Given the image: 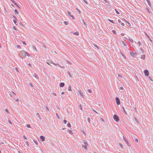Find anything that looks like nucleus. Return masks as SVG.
I'll list each match as a JSON object with an SVG mask.
<instances>
[{
	"mask_svg": "<svg viewBox=\"0 0 153 153\" xmlns=\"http://www.w3.org/2000/svg\"><path fill=\"white\" fill-rule=\"evenodd\" d=\"M19 55L20 57L22 59H23V57H25L26 55H27L28 56H30V55L28 54L27 52H25L24 51H20L19 54Z\"/></svg>",
	"mask_w": 153,
	"mask_h": 153,
	"instance_id": "1",
	"label": "nucleus"
},
{
	"mask_svg": "<svg viewBox=\"0 0 153 153\" xmlns=\"http://www.w3.org/2000/svg\"><path fill=\"white\" fill-rule=\"evenodd\" d=\"M113 118L114 120L117 122L119 120V118L117 115H114L113 116Z\"/></svg>",
	"mask_w": 153,
	"mask_h": 153,
	"instance_id": "2",
	"label": "nucleus"
},
{
	"mask_svg": "<svg viewBox=\"0 0 153 153\" xmlns=\"http://www.w3.org/2000/svg\"><path fill=\"white\" fill-rule=\"evenodd\" d=\"M145 75L146 76H148L149 75V71L146 70H145L144 71Z\"/></svg>",
	"mask_w": 153,
	"mask_h": 153,
	"instance_id": "3",
	"label": "nucleus"
},
{
	"mask_svg": "<svg viewBox=\"0 0 153 153\" xmlns=\"http://www.w3.org/2000/svg\"><path fill=\"white\" fill-rule=\"evenodd\" d=\"M116 100V102L117 105H119L120 104V102L119 100V99L117 97H116L115 98Z\"/></svg>",
	"mask_w": 153,
	"mask_h": 153,
	"instance_id": "4",
	"label": "nucleus"
},
{
	"mask_svg": "<svg viewBox=\"0 0 153 153\" xmlns=\"http://www.w3.org/2000/svg\"><path fill=\"white\" fill-rule=\"evenodd\" d=\"M68 15L69 16H70L73 19H75V18H74V16H73L72 15H71V13H70V11H68Z\"/></svg>",
	"mask_w": 153,
	"mask_h": 153,
	"instance_id": "5",
	"label": "nucleus"
},
{
	"mask_svg": "<svg viewBox=\"0 0 153 153\" xmlns=\"http://www.w3.org/2000/svg\"><path fill=\"white\" fill-rule=\"evenodd\" d=\"M33 76L36 78V79H39V77H38V76L36 74L34 73L33 74Z\"/></svg>",
	"mask_w": 153,
	"mask_h": 153,
	"instance_id": "6",
	"label": "nucleus"
},
{
	"mask_svg": "<svg viewBox=\"0 0 153 153\" xmlns=\"http://www.w3.org/2000/svg\"><path fill=\"white\" fill-rule=\"evenodd\" d=\"M40 138L42 140V141H44L45 140V137L44 136H41L40 137Z\"/></svg>",
	"mask_w": 153,
	"mask_h": 153,
	"instance_id": "7",
	"label": "nucleus"
},
{
	"mask_svg": "<svg viewBox=\"0 0 153 153\" xmlns=\"http://www.w3.org/2000/svg\"><path fill=\"white\" fill-rule=\"evenodd\" d=\"M79 94L80 95V96L81 97H84V96H83V93L81 91H80H80H79Z\"/></svg>",
	"mask_w": 153,
	"mask_h": 153,
	"instance_id": "8",
	"label": "nucleus"
},
{
	"mask_svg": "<svg viewBox=\"0 0 153 153\" xmlns=\"http://www.w3.org/2000/svg\"><path fill=\"white\" fill-rule=\"evenodd\" d=\"M87 146H87L86 145H83L82 144V147L83 148H84L85 149L87 150Z\"/></svg>",
	"mask_w": 153,
	"mask_h": 153,
	"instance_id": "9",
	"label": "nucleus"
},
{
	"mask_svg": "<svg viewBox=\"0 0 153 153\" xmlns=\"http://www.w3.org/2000/svg\"><path fill=\"white\" fill-rule=\"evenodd\" d=\"M65 85V83L63 82H61L60 84V86L61 87H62Z\"/></svg>",
	"mask_w": 153,
	"mask_h": 153,
	"instance_id": "10",
	"label": "nucleus"
},
{
	"mask_svg": "<svg viewBox=\"0 0 153 153\" xmlns=\"http://www.w3.org/2000/svg\"><path fill=\"white\" fill-rule=\"evenodd\" d=\"M83 143L84 144L86 145L87 146H88V142H87V141H86L85 140H83Z\"/></svg>",
	"mask_w": 153,
	"mask_h": 153,
	"instance_id": "11",
	"label": "nucleus"
},
{
	"mask_svg": "<svg viewBox=\"0 0 153 153\" xmlns=\"http://www.w3.org/2000/svg\"><path fill=\"white\" fill-rule=\"evenodd\" d=\"M67 131L69 133L71 134H73V132L71 131L69 129H68Z\"/></svg>",
	"mask_w": 153,
	"mask_h": 153,
	"instance_id": "12",
	"label": "nucleus"
},
{
	"mask_svg": "<svg viewBox=\"0 0 153 153\" xmlns=\"http://www.w3.org/2000/svg\"><path fill=\"white\" fill-rule=\"evenodd\" d=\"M145 58V54L141 56V59H144Z\"/></svg>",
	"mask_w": 153,
	"mask_h": 153,
	"instance_id": "13",
	"label": "nucleus"
},
{
	"mask_svg": "<svg viewBox=\"0 0 153 153\" xmlns=\"http://www.w3.org/2000/svg\"><path fill=\"white\" fill-rule=\"evenodd\" d=\"M134 120L136 121V122H137V123H139V121L137 120L136 117H134Z\"/></svg>",
	"mask_w": 153,
	"mask_h": 153,
	"instance_id": "14",
	"label": "nucleus"
},
{
	"mask_svg": "<svg viewBox=\"0 0 153 153\" xmlns=\"http://www.w3.org/2000/svg\"><path fill=\"white\" fill-rule=\"evenodd\" d=\"M130 54L133 57L134 56V53L132 52H130Z\"/></svg>",
	"mask_w": 153,
	"mask_h": 153,
	"instance_id": "15",
	"label": "nucleus"
},
{
	"mask_svg": "<svg viewBox=\"0 0 153 153\" xmlns=\"http://www.w3.org/2000/svg\"><path fill=\"white\" fill-rule=\"evenodd\" d=\"M82 22L83 23V24L84 25L86 26V27H86V23L85 22V21H84V19H83L82 20Z\"/></svg>",
	"mask_w": 153,
	"mask_h": 153,
	"instance_id": "16",
	"label": "nucleus"
},
{
	"mask_svg": "<svg viewBox=\"0 0 153 153\" xmlns=\"http://www.w3.org/2000/svg\"><path fill=\"white\" fill-rule=\"evenodd\" d=\"M50 63H53L54 65H58L59 66H60L58 64H55L52 61H51V62H50Z\"/></svg>",
	"mask_w": 153,
	"mask_h": 153,
	"instance_id": "17",
	"label": "nucleus"
},
{
	"mask_svg": "<svg viewBox=\"0 0 153 153\" xmlns=\"http://www.w3.org/2000/svg\"><path fill=\"white\" fill-rule=\"evenodd\" d=\"M26 126L28 128H31L30 125L29 124H27V125Z\"/></svg>",
	"mask_w": 153,
	"mask_h": 153,
	"instance_id": "18",
	"label": "nucleus"
},
{
	"mask_svg": "<svg viewBox=\"0 0 153 153\" xmlns=\"http://www.w3.org/2000/svg\"><path fill=\"white\" fill-rule=\"evenodd\" d=\"M67 73L69 75V76L71 77L72 78V75L69 72V71H68L67 72Z\"/></svg>",
	"mask_w": 153,
	"mask_h": 153,
	"instance_id": "19",
	"label": "nucleus"
},
{
	"mask_svg": "<svg viewBox=\"0 0 153 153\" xmlns=\"http://www.w3.org/2000/svg\"><path fill=\"white\" fill-rule=\"evenodd\" d=\"M122 108H123V111L124 112V113H125L126 114H126V111H125V108H124L123 107H122Z\"/></svg>",
	"mask_w": 153,
	"mask_h": 153,
	"instance_id": "20",
	"label": "nucleus"
},
{
	"mask_svg": "<svg viewBox=\"0 0 153 153\" xmlns=\"http://www.w3.org/2000/svg\"><path fill=\"white\" fill-rule=\"evenodd\" d=\"M56 115L57 117L59 119H60V117H59V115H58V114L57 113H56Z\"/></svg>",
	"mask_w": 153,
	"mask_h": 153,
	"instance_id": "21",
	"label": "nucleus"
},
{
	"mask_svg": "<svg viewBox=\"0 0 153 153\" xmlns=\"http://www.w3.org/2000/svg\"><path fill=\"white\" fill-rule=\"evenodd\" d=\"M87 91L89 93H91V89H87Z\"/></svg>",
	"mask_w": 153,
	"mask_h": 153,
	"instance_id": "22",
	"label": "nucleus"
},
{
	"mask_svg": "<svg viewBox=\"0 0 153 153\" xmlns=\"http://www.w3.org/2000/svg\"><path fill=\"white\" fill-rule=\"evenodd\" d=\"M108 20L109 22H111V23H112L113 24H114V22H113V20H110V19H108Z\"/></svg>",
	"mask_w": 153,
	"mask_h": 153,
	"instance_id": "23",
	"label": "nucleus"
},
{
	"mask_svg": "<svg viewBox=\"0 0 153 153\" xmlns=\"http://www.w3.org/2000/svg\"><path fill=\"white\" fill-rule=\"evenodd\" d=\"M94 45V46L96 47L98 49H99V47L97 46V45Z\"/></svg>",
	"mask_w": 153,
	"mask_h": 153,
	"instance_id": "24",
	"label": "nucleus"
},
{
	"mask_svg": "<svg viewBox=\"0 0 153 153\" xmlns=\"http://www.w3.org/2000/svg\"><path fill=\"white\" fill-rule=\"evenodd\" d=\"M33 48L34 50L37 51L36 47L35 46H33Z\"/></svg>",
	"mask_w": 153,
	"mask_h": 153,
	"instance_id": "25",
	"label": "nucleus"
},
{
	"mask_svg": "<svg viewBox=\"0 0 153 153\" xmlns=\"http://www.w3.org/2000/svg\"><path fill=\"white\" fill-rule=\"evenodd\" d=\"M63 23L66 25H68V22H64Z\"/></svg>",
	"mask_w": 153,
	"mask_h": 153,
	"instance_id": "26",
	"label": "nucleus"
},
{
	"mask_svg": "<svg viewBox=\"0 0 153 153\" xmlns=\"http://www.w3.org/2000/svg\"><path fill=\"white\" fill-rule=\"evenodd\" d=\"M74 34L76 35H79V33L77 32H75Z\"/></svg>",
	"mask_w": 153,
	"mask_h": 153,
	"instance_id": "27",
	"label": "nucleus"
},
{
	"mask_svg": "<svg viewBox=\"0 0 153 153\" xmlns=\"http://www.w3.org/2000/svg\"><path fill=\"white\" fill-rule=\"evenodd\" d=\"M67 126L69 127H71V125L69 122L68 123V124L67 125Z\"/></svg>",
	"mask_w": 153,
	"mask_h": 153,
	"instance_id": "28",
	"label": "nucleus"
},
{
	"mask_svg": "<svg viewBox=\"0 0 153 153\" xmlns=\"http://www.w3.org/2000/svg\"><path fill=\"white\" fill-rule=\"evenodd\" d=\"M115 10L117 14H120L119 12L116 9H115Z\"/></svg>",
	"mask_w": 153,
	"mask_h": 153,
	"instance_id": "29",
	"label": "nucleus"
},
{
	"mask_svg": "<svg viewBox=\"0 0 153 153\" xmlns=\"http://www.w3.org/2000/svg\"><path fill=\"white\" fill-rule=\"evenodd\" d=\"M68 90H69L70 91H71V87L70 86H69V87H68Z\"/></svg>",
	"mask_w": 153,
	"mask_h": 153,
	"instance_id": "30",
	"label": "nucleus"
},
{
	"mask_svg": "<svg viewBox=\"0 0 153 153\" xmlns=\"http://www.w3.org/2000/svg\"><path fill=\"white\" fill-rule=\"evenodd\" d=\"M14 11L15 12V13L16 14H18V12L17 11V10H14Z\"/></svg>",
	"mask_w": 153,
	"mask_h": 153,
	"instance_id": "31",
	"label": "nucleus"
},
{
	"mask_svg": "<svg viewBox=\"0 0 153 153\" xmlns=\"http://www.w3.org/2000/svg\"><path fill=\"white\" fill-rule=\"evenodd\" d=\"M146 36H147V37H148L149 38V40H150V41L151 42H152V39H151L150 38V37H149V35H147V34H146Z\"/></svg>",
	"mask_w": 153,
	"mask_h": 153,
	"instance_id": "32",
	"label": "nucleus"
},
{
	"mask_svg": "<svg viewBox=\"0 0 153 153\" xmlns=\"http://www.w3.org/2000/svg\"><path fill=\"white\" fill-rule=\"evenodd\" d=\"M66 61L68 63V64H72L71 63V62H69V61L66 60Z\"/></svg>",
	"mask_w": 153,
	"mask_h": 153,
	"instance_id": "33",
	"label": "nucleus"
},
{
	"mask_svg": "<svg viewBox=\"0 0 153 153\" xmlns=\"http://www.w3.org/2000/svg\"><path fill=\"white\" fill-rule=\"evenodd\" d=\"M88 121L89 123H90L91 120L90 118H88Z\"/></svg>",
	"mask_w": 153,
	"mask_h": 153,
	"instance_id": "34",
	"label": "nucleus"
},
{
	"mask_svg": "<svg viewBox=\"0 0 153 153\" xmlns=\"http://www.w3.org/2000/svg\"><path fill=\"white\" fill-rule=\"evenodd\" d=\"M118 76H119V77H121V78L122 77V76L121 74H118Z\"/></svg>",
	"mask_w": 153,
	"mask_h": 153,
	"instance_id": "35",
	"label": "nucleus"
},
{
	"mask_svg": "<svg viewBox=\"0 0 153 153\" xmlns=\"http://www.w3.org/2000/svg\"><path fill=\"white\" fill-rule=\"evenodd\" d=\"M126 143H127V145H128V146H129V142H128L127 141H126Z\"/></svg>",
	"mask_w": 153,
	"mask_h": 153,
	"instance_id": "36",
	"label": "nucleus"
},
{
	"mask_svg": "<svg viewBox=\"0 0 153 153\" xmlns=\"http://www.w3.org/2000/svg\"><path fill=\"white\" fill-rule=\"evenodd\" d=\"M149 5H150V1L149 0H146Z\"/></svg>",
	"mask_w": 153,
	"mask_h": 153,
	"instance_id": "37",
	"label": "nucleus"
},
{
	"mask_svg": "<svg viewBox=\"0 0 153 153\" xmlns=\"http://www.w3.org/2000/svg\"><path fill=\"white\" fill-rule=\"evenodd\" d=\"M45 107V108H46L47 109L48 111H49V108H48V107L46 106H44Z\"/></svg>",
	"mask_w": 153,
	"mask_h": 153,
	"instance_id": "38",
	"label": "nucleus"
},
{
	"mask_svg": "<svg viewBox=\"0 0 153 153\" xmlns=\"http://www.w3.org/2000/svg\"><path fill=\"white\" fill-rule=\"evenodd\" d=\"M51 61H48V62H46V63L47 64H48V65H50V62H51Z\"/></svg>",
	"mask_w": 153,
	"mask_h": 153,
	"instance_id": "39",
	"label": "nucleus"
},
{
	"mask_svg": "<svg viewBox=\"0 0 153 153\" xmlns=\"http://www.w3.org/2000/svg\"><path fill=\"white\" fill-rule=\"evenodd\" d=\"M17 47L18 48H21L20 46V45H17Z\"/></svg>",
	"mask_w": 153,
	"mask_h": 153,
	"instance_id": "40",
	"label": "nucleus"
},
{
	"mask_svg": "<svg viewBox=\"0 0 153 153\" xmlns=\"http://www.w3.org/2000/svg\"><path fill=\"white\" fill-rule=\"evenodd\" d=\"M112 32L114 34H116V32L115 30H112Z\"/></svg>",
	"mask_w": 153,
	"mask_h": 153,
	"instance_id": "41",
	"label": "nucleus"
},
{
	"mask_svg": "<svg viewBox=\"0 0 153 153\" xmlns=\"http://www.w3.org/2000/svg\"><path fill=\"white\" fill-rule=\"evenodd\" d=\"M64 122L65 124H66L67 123V121L65 120H64Z\"/></svg>",
	"mask_w": 153,
	"mask_h": 153,
	"instance_id": "42",
	"label": "nucleus"
},
{
	"mask_svg": "<svg viewBox=\"0 0 153 153\" xmlns=\"http://www.w3.org/2000/svg\"><path fill=\"white\" fill-rule=\"evenodd\" d=\"M123 45H124V46H126V43H125L123 41Z\"/></svg>",
	"mask_w": 153,
	"mask_h": 153,
	"instance_id": "43",
	"label": "nucleus"
},
{
	"mask_svg": "<svg viewBox=\"0 0 153 153\" xmlns=\"http://www.w3.org/2000/svg\"><path fill=\"white\" fill-rule=\"evenodd\" d=\"M13 3H14V4L16 5V6H17V7H18V4H16V3L14 1H13Z\"/></svg>",
	"mask_w": 153,
	"mask_h": 153,
	"instance_id": "44",
	"label": "nucleus"
},
{
	"mask_svg": "<svg viewBox=\"0 0 153 153\" xmlns=\"http://www.w3.org/2000/svg\"><path fill=\"white\" fill-rule=\"evenodd\" d=\"M26 144L27 146H29V143H28V142H27V141H26Z\"/></svg>",
	"mask_w": 153,
	"mask_h": 153,
	"instance_id": "45",
	"label": "nucleus"
},
{
	"mask_svg": "<svg viewBox=\"0 0 153 153\" xmlns=\"http://www.w3.org/2000/svg\"><path fill=\"white\" fill-rule=\"evenodd\" d=\"M126 22L127 23V24L129 25H131V24H130V23L129 22H127V21H126Z\"/></svg>",
	"mask_w": 153,
	"mask_h": 153,
	"instance_id": "46",
	"label": "nucleus"
},
{
	"mask_svg": "<svg viewBox=\"0 0 153 153\" xmlns=\"http://www.w3.org/2000/svg\"><path fill=\"white\" fill-rule=\"evenodd\" d=\"M5 111L6 112H7V113H9L8 111V110H7V109H5Z\"/></svg>",
	"mask_w": 153,
	"mask_h": 153,
	"instance_id": "47",
	"label": "nucleus"
},
{
	"mask_svg": "<svg viewBox=\"0 0 153 153\" xmlns=\"http://www.w3.org/2000/svg\"><path fill=\"white\" fill-rule=\"evenodd\" d=\"M101 120H102V121L103 122H105L104 120L102 118H101Z\"/></svg>",
	"mask_w": 153,
	"mask_h": 153,
	"instance_id": "48",
	"label": "nucleus"
},
{
	"mask_svg": "<svg viewBox=\"0 0 153 153\" xmlns=\"http://www.w3.org/2000/svg\"><path fill=\"white\" fill-rule=\"evenodd\" d=\"M135 141L137 143L138 142V140L137 139H135Z\"/></svg>",
	"mask_w": 153,
	"mask_h": 153,
	"instance_id": "49",
	"label": "nucleus"
},
{
	"mask_svg": "<svg viewBox=\"0 0 153 153\" xmlns=\"http://www.w3.org/2000/svg\"><path fill=\"white\" fill-rule=\"evenodd\" d=\"M13 21L14 23L15 24H16V20H13Z\"/></svg>",
	"mask_w": 153,
	"mask_h": 153,
	"instance_id": "50",
	"label": "nucleus"
},
{
	"mask_svg": "<svg viewBox=\"0 0 153 153\" xmlns=\"http://www.w3.org/2000/svg\"><path fill=\"white\" fill-rule=\"evenodd\" d=\"M83 1L86 4H87L88 3V2H87L85 0H83Z\"/></svg>",
	"mask_w": 153,
	"mask_h": 153,
	"instance_id": "51",
	"label": "nucleus"
},
{
	"mask_svg": "<svg viewBox=\"0 0 153 153\" xmlns=\"http://www.w3.org/2000/svg\"><path fill=\"white\" fill-rule=\"evenodd\" d=\"M140 49L141 50V51L142 52V53H144V52H143V51L141 48H140Z\"/></svg>",
	"mask_w": 153,
	"mask_h": 153,
	"instance_id": "52",
	"label": "nucleus"
},
{
	"mask_svg": "<svg viewBox=\"0 0 153 153\" xmlns=\"http://www.w3.org/2000/svg\"><path fill=\"white\" fill-rule=\"evenodd\" d=\"M129 40L131 42H133V40L132 39H129Z\"/></svg>",
	"mask_w": 153,
	"mask_h": 153,
	"instance_id": "53",
	"label": "nucleus"
},
{
	"mask_svg": "<svg viewBox=\"0 0 153 153\" xmlns=\"http://www.w3.org/2000/svg\"><path fill=\"white\" fill-rule=\"evenodd\" d=\"M121 25H122V26H125V24L123 23H121Z\"/></svg>",
	"mask_w": 153,
	"mask_h": 153,
	"instance_id": "54",
	"label": "nucleus"
},
{
	"mask_svg": "<svg viewBox=\"0 0 153 153\" xmlns=\"http://www.w3.org/2000/svg\"><path fill=\"white\" fill-rule=\"evenodd\" d=\"M123 87H120V90H122L123 89Z\"/></svg>",
	"mask_w": 153,
	"mask_h": 153,
	"instance_id": "55",
	"label": "nucleus"
},
{
	"mask_svg": "<svg viewBox=\"0 0 153 153\" xmlns=\"http://www.w3.org/2000/svg\"><path fill=\"white\" fill-rule=\"evenodd\" d=\"M34 141L35 143H36V145L38 144V143L36 141L34 140Z\"/></svg>",
	"mask_w": 153,
	"mask_h": 153,
	"instance_id": "56",
	"label": "nucleus"
},
{
	"mask_svg": "<svg viewBox=\"0 0 153 153\" xmlns=\"http://www.w3.org/2000/svg\"><path fill=\"white\" fill-rule=\"evenodd\" d=\"M36 115H38L39 118H40L39 114L38 113H37Z\"/></svg>",
	"mask_w": 153,
	"mask_h": 153,
	"instance_id": "57",
	"label": "nucleus"
},
{
	"mask_svg": "<svg viewBox=\"0 0 153 153\" xmlns=\"http://www.w3.org/2000/svg\"><path fill=\"white\" fill-rule=\"evenodd\" d=\"M124 35V34L123 33H122L121 34V36H123Z\"/></svg>",
	"mask_w": 153,
	"mask_h": 153,
	"instance_id": "58",
	"label": "nucleus"
},
{
	"mask_svg": "<svg viewBox=\"0 0 153 153\" xmlns=\"http://www.w3.org/2000/svg\"><path fill=\"white\" fill-rule=\"evenodd\" d=\"M79 106L80 107V109L82 110V106H81V104H80L79 105Z\"/></svg>",
	"mask_w": 153,
	"mask_h": 153,
	"instance_id": "59",
	"label": "nucleus"
},
{
	"mask_svg": "<svg viewBox=\"0 0 153 153\" xmlns=\"http://www.w3.org/2000/svg\"><path fill=\"white\" fill-rule=\"evenodd\" d=\"M119 145L122 148H123V147H122V144L120 143L119 144Z\"/></svg>",
	"mask_w": 153,
	"mask_h": 153,
	"instance_id": "60",
	"label": "nucleus"
},
{
	"mask_svg": "<svg viewBox=\"0 0 153 153\" xmlns=\"http://www.w3.org/2000/svg\"><path fill=\"white\" fill-rule=\"evenodd\" d=\"M22 43L25 45H26V44L25 42H22Z\"/></svg>",
	"mask_w": 153,
	"mask_h": 153,
	"instance_id": "61",
	"label": "nucleus"
},
{
	"mask_svg": "<svg viewBox=\"0 0 153 153\" xmlns=\"http://www.w3.org/2000/svg\"><path fill=\"white\" fill-rule=\"evenodd\" d=\"M13 17L16 19H17L16 17L15 16H13Z\"/></svg>",
	"mask_w": 153,
	"mask_h": 153,
	"instance_id": "62",
	"label": "nucleus"
},
{
	"mask_svg": "<svg viewBox=\"0 0 153 153\" xmlns=\"http://www.w3.org/2000/svg\"><path fill=\"white\" fill-rule=\"evenodd\" d=\"M123 139L126 142L127 141V140H126V138H125L124 137H123Z\"/></svg>",
	"mask_w": 153,
	"mask_h": 153,
	"instance_id": "63",
	"label": "nucleus"
},
{
	"mask_svg": "<svg viewBox=\"0 0 153 153\" xmlns=\"http://www.w3.org/2000/svg\"><path fill=\"white\" fill-rule=\"evenodd\" d=\"M149 79L150 80H151V81H152V78H151V77H149Z\"/></svg>",
	"mask_w": 153,
	"mask_h": 153,
	"instance_id": "64",
	"label": "nucleus"
}]
</instances>
